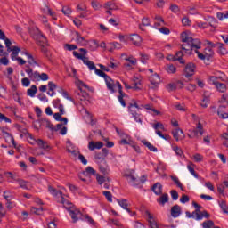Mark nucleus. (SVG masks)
I'll use <instances>...</instances> for the list:
<instances>
[{"label":"nucleus","instance_id":"51","mask_svg":"<svg viewBox=\"0 0 228 228\" xmlns=\"http://www.w3.org/2000/svg\"><path fill=\"white\" fill-rule=\"evenodd\" d=\"M31 213H34V215H42V213H44V208H35V207H33L31 208Z\"/></svg>","mask_w":228,"mask_h":228},{"label":"nucleus","instance_id":"59","mask_svg":"<svg viewBox=\"0 0 228 228\" xmlns=\"http://www.w3.org/2000/svg\"><path fill=\"white\" fill-rule=\"evenodd\" d=\"M110 45H111L110 51H113V49H121L122 48V45H120V43H118V42L110 43Z\"/></svg>","mask_w":228,"mask_h":228},{"label":"nucleus","instance_id":"16","mask_svg":"<svg viewBox=\"0 0 228 228\" xmlns=\"http://www.w3.org/2000/svg\"><path fill=\"white\" fill-rule=\"evenodd\" d=\"M181 206L175 205L171 208V216H173V218H178V216H181Z\"/></svg>","mask_w":228,"mask_h":228},{"label":"nucleus","instance_id":"39","mask_svg":"<svg viewBox=\"0 0 228 228\" xmlns=\"http://www.w3.org/2000/svg\"><path fill=\"white\" fill-rule=\"evenodd\" d=\"M25 55L28 58V63H29V65H38V63L36 62L35 58H33V55H31L29 53L25 52Z\"/></svg>","mask_w":228,"mask_h":228},{"label":"nucleus","instance_id":"63","mask_svg":"<svg viewBox=\"0 0 228 228\" xmlns=\"http://www.w3.org/2000/svg\"><path fill=\"white\" fill-rule=\"evenodd\" d=\"M91 4H92L94 10H99L100 8H102L101 4H99V2H97L95 0L92 1Z\"/></svg>","mask_w":228,"mask_h":228},{"label":"nucleus","instance_id":"4","mask_svg":"<svg viewBox=\"0 0 228 228\" xmlns=\"http://www.w3.org/2000/svg\"><path fill=\"white\" fill-rule=\"evenodd\" d=\"M125 177L131 186H140V179L136 178L133 173L125 174Z\"/></svg>","mask_w":228,"mask_h":228},{"label":"nucleus","instance_id":"28","mask_svg":"<svg viewBox=\"0 0 228 228\" xmlns=\"http://www.w3.org/2000/svg\"><path fill=\"white\" fill-rule=\"evenodd\" d=\"M142 143L144 144L145 147H147V149H149V151H151V152H158V148H156L154 145L150 143L149 141L142 140Z\"/></svg>","mask_w":228,"mask_h":228},{"label":"nucleus","instance_id":"34","mask_svg":"<svg viewBox=\"0 0 228 228\" xmlns=\"http://www.w3.org/2000/svg\"><path fill=\"white\" fill-rule=\"evenodd\" d=\"M48 88L49 91L47 94L50 95V97H53V95H54V90H56V85L53 82H48Z\"/></svg>","mask_w":228,"mask_h":228},{"label":"nucleus","instance_id":"11","mask_svg":"<svg viewBox=\"0 0 228 228\" xmlns=\"http://www.w3.org/2000/svg\"><path fill=\"white\" fill-rule=\"evenodd\" d=\"M185 77H191L195 74V65L193 62L188 63L185 66Z\"/></svg>","mask_w":228,"mask_h":228},{"label":"nucleus","instance_id":"23","mask_svg":"<svg viewBox=\"0 0 228 228\" xmlns=\"http://www.w3.org/2000/svg\"><path fill=\"white\" fill-rule=\"evenodd\" d=\"M169 198L167 193L162 194L159 199H157V202L159 204V206H165Z\"/></svg>","mask_w":228,"mask_h":228},{"label":"nucleus","instance_id":"46","mask_svg":"<svg viewBox=\"0 0 228 228\" xmlns=\"http://www.w3.org/2000/svg\"><path fill=\"white\" fill-rule=\"evenodd\" d=\"M189 172H191V175H193L196 179H199V175L195 172V168L193 167V164H189L187 166Z\"/></svg>","mask_w":228,"mask_h":228},{"label":"nucleus","instance_id":"61","mask_svg":"<svg viewBox=\"0 0 228 228\" xmlns=\"http://www.w3.org/2000/svg\"><path fill=\"white\" fill-rule=\"evenodd\" d=\"M86 174H88L89 175H95V174H96L95 169H94V167H87L86 168Z\"/></svg>","mask_w":228,"mask_h":228},{"label":"nucleus","instance_id":"47","mask_svg":"<svg viewBox=\"0 0 228 228\" xmlns=\"http://www.w3.org/2000/svg\"><path fill=\"white\" fill-rule=\"evenodd\" d=\"M104 8H106V10H117L118 9L117 5L111 2L105 3Z\"/></svg>","mask_w":228,"mask_h":228},{"label":"nucleus","instance_id":"22","mask_svg":"<svg viewBox=\"0 0 228 228\" xmlns=\"http://www.w3.org/2000/svg\"><path fill=\"white\" fill-rule=\"evenodd\" d=\"M161 79L159 78V75H158L157 73L150 77V83L153 85V86H156V85H159Z\"/></svg>","mask_w":228,"mask_h":228},{"label":"nucleus","instance_id":"57","mask_svg":"<svg viewBox=\"0 0 228 228\" xmlns=\"http://www.w3.org/2000/svg\"><path fill=\"white\" fill-rule=\"evenodd\" d=\"M37 37H38V38H39V40H40V42H41L42 44H45V45L47 44V37H45V36H44V34H42L41 32H39L38 35H37Z\"/></svg>","mask_w":228,"mask_h":228},{"label":"nucleus","instance_id":"53","mask_svg":"<svg viewBox=\"0 0 228 228\" xmlns=\"http://www.w3.org/2000/svg\"><path fill=\"white\" fill-rule=\"evenodd\" d=\"M96 180H97L98 184H100V185L106 183V177H104L99 174L96 175Z\"/></svg>","mask_w":228,"mask_h":228},{"label":"nucleus","instance_id":"60","mask_svg":"<svg viewBox=\"0 0 228 228\" xmlns=\"http://www.w3.org/2000/svg\"><path fill=\"white\" fill-rule=\"evenodd\" d=\"M170 195H171V198L173 199V200H177V199H179V193L175 190H172L170 191Z\"/></svg>","mask_w":228,"mask_h":228},{"label":"nucleus","instance_id":"21","mask_svg":"<svg viewBox=\"0 0 228 228\" xmlns=\"http://www.w3.org/2000/svg\"><path fill=\"white\" fill-rule=\"evenodd\" d=\"M3 134L6 142H10L11 143H12L13 147H17V143L15 142V139L13 138L12 134L3 131Z\"/></svg>","mask_w":228,"mask_h":228},{"label":"nucleus","instance_id":"33","mask_svg":"<svg viewBox=\"0 0 228 228\" xmlns=\"http://www.w3.org/2000/svg\"><path fill=\"white\" fill-rule=\"evenodd\" d=\"M155 20V28H159V26H165V20H163L161 16H156Z\"/></svg>","mask_w":228,"mask_h":228},{"label":"nucleus","instance_id":"56","mask_svg":"<svg viewBox=\"0 0 228 228\" xmlns=\"http://www.w3.org/2000/svg\"><path fill=\"white\" fill-rule=\"evenodd\" d=\"M4 199L7 201L10 202L12 199V193L10 191H4Z\"/></svg>","mask_w":228,"mask_h":228},{"label":"nucleus","instance_id":"37","mask_svg":"<svg viewBox=\"0 0 228 228\" xmlns=\"http://www.w3.org/2000/svg\"><path fill=\"white\" fill-rule=\"evenodd\" d=\"M76 35L77 44H80V45H85V44H86V39L81 37V34H79V32H77Z\"/></svg>","mask_w":228,"mask_h":228},{"label":"nucleus","instance_id":"35","mask_svg":"<svg viewBox=\"0 0 228 228\" xmlns=\"http://www.w3.org/2000/svg\"><path fill=\"white\" fill-rule=\"evenodd\" d=\"M115 86H117L118 87V94H119V97H127V94H126L125 93H124V91H122V85L120 84V82H118V81H116L115 82Z\"/></svg>","mask_w":228,"mask_h":228},{"label":"nucleus","instance_id":"36","mask_svg":"<svg viewBox=\"0 0 228 228\" xmlns=\"http://www.w3.org/2000/svg\"><path fill=\"white\" fill-rule=\"evenodd\" d=\"M204 54L207 57V60H211V57L214 56L215 52H213V48L208 47L205 49Z\"/></svg>","mask_w":228,"mask_h":228},{"label":"nucleus","instance_id":"54","mask_svg":"<svg viewBox=\"0 0 228 228\" xmlns=\"http://www.w3.org/2000/svg\"><path fill=\"white\" fill-rule=\"evenodd\" d=\"M152 127L153 129H155V131H158L159 129H165V126L161 122H157L153 124Z\"/></svg>","mask_w":228,"mask_h":228},{"label":"nucleus","instance_id":"20","mask_svg":"<svg viewBox=\"0 0 228 228\" xmlns=\"http://www.w3.org/2000/svg\"><path fill=\"white\" fill-rule=\"evenodd\" d=\"M36 142L38 145V147H40V149H44V151H51V145L45 142V141L42 139H37Z\"/></svg>","mask_w":228,"mask_h":228},{"label":"nucleus","instance_id":"10","mask_svg":"<svg viewBox=\"0 0 228 228\" xmlns=\"http://www.w3.org/2000/svg\"><path fill=\"white\" fill-rule=\"evenodd\" d=\"M117 202L119 204V206L127 211L131 216H134L136 215V212H132L129 208H127V200H117Z\"/></svg>","mask_w":228,"mask_h":228},{"label":"nucleus","instance_id":"30","mask_svg":"<svg viewBox=\"0 0 228 228\" xmlns=\"http://www.w3.org/2000/svg\"><path fill=\"white\" fill-rule=\"evenodd\" d=\"M37 92L38 89L37 88V86L33 85L29 89L27 90V95L29 97H35Z\"/></svg>","mask_w":228,"mask_h":228},{"label":"nucleus","instance_id":"1","mask_svg":"<svg viewBox=\"0 0 228 228\" xmlns=\"http://www.w3.org/2000/svg\"><path fill=\"white\" fill-rule=\"evenodd\" d=\"M181 40L183 45H181L182 51H185V54H191L193 49H200L202 43L197 38H193L186 32L181 34Z\"/></svg>","mask_w":228,"mask_h":228},{"label":"nucleus","instance_id":"55","mask_svg":"<svg viewBox=\"0 0 228 228\" xmlns=\"http://www.w3.org/2000/svg\"><path fill=\"white\" fill-rule=\"evenodd\" d=\"M62 13H64L67 17H69L70 15V13H72V9H70V7L69 6H65L62 7L61 10Z\"/></svg>","mask_w":228,"mask_h":228},{"label":"nucleus","instance_id":"7","mask_svg":"<svg viewBox=\"0 0 228 228\" xmlns=\"http://www.w3.org/2000/svg\"><path fill=\"white\" fill-rule=\"evenodd\" d=\"M68 211L69 212L71 219L73 220V224H76L78 220H80L81 216H83V214L78 209L69 208Z\"/></svg>","mask_w":228,"mask_h":228},{"label":"nucleus","instance_id":"25","mask_svg":"<svg viewBox=\"0 0 228 228\" xmlns=\"http://www.w3.org/2000/svg\"><path fill=\"white\" fill-rule=\"evenodd\" d=\"M61 203L63 205V208L68 209V211L72 209V203L65 200V198L63 197V194L61 196Z\"/></svg>","mask_w":228,"mask_h":228},{"label":"nucleus","instance_id":"32","mask_svg":"<svg viewBox=\"0 0 228 228\" xmlns=\"http://www.w3.org/2000/svg\"><path fill=\"white\" fill-rule=\"evenodd\" d=\"M16 183H18V184L20 185V188H22L23 190H29V188H28V183L29 182L24 179L18 178V180H16Z\"/></svg>","mask_w":228,"mask_h":228},{"label":"nucleus","instance_id":"42","mask_svg":"<svg viewBox=\"0 0 228 228\" xmlns=\"http://www.w3.org/2000/svg\"><path fill=\"white\" fill-rule=\"evenodd\" d=\"M217 45H218V53H219V54H222L223 56H225V54H227L228 52H227V49H225V48L224 47V44H222V43H217Z\"/></svg>","mask_w":228,"mask_h":228},{"label":"nucleus","instance_id":"58","mask_svg":"<svg viewBox=\"0 0 228 228\" xmlns=\"http://www.w3.org/2000/svg\"><path fill=\"white\" fill-rule=\"evenodd\" d=\"M180 202L182 204H186V202H190V197L186 194H183L180 198Z\"/></svg>","mask_w":228,"mask_h":228},{"label":"nucleus","instance_id":"8","mask_svg":"<svg viewBox=\"0 0 228 228\" xmlns=\"http://www.w3.org/2000/svg\"><path fill=\"white\" fill-rule=\"evenodd\" d=\"M173 137L176 142L179 140H184V132L181 128H175L172 131Z\"/></svg>","mask_w":228,"mask_h":228},{"label":"nucleus","instance_id":"38","mask_svg":"<svg viewBox=\"0 0 228 228\" xmlns=\"http://www.w3.org/2000/svg\"><path fill=\"white\" fill-rule=\"evenodd\" d=\"M134 108H136V110L142 109L140 108V105H138L135 100H132V102L129 103V106H128V111L130 112L131 110H134Z\"/></svg>","mask_w":228,"mask_h":228},{"label":"nucleus","instance_id":"29","mask_svg":"<svg viewBox=\"0 0 228 228\" xmlns=\"http://www.w3.org/2000/svg\"><path fill=\"white\" fill-rule=\"evenodd\" d=\"M48 191L49 193H51V195H53V197H58V195L61 197V195H63V192H61V191H58L51 185L48 186Z\"/></svg>","mask_w":228,"mask_h":228},{"label":"nucleus","instance_id":"14","mask_svg":"<svg viewBox=\"0 0 228 228\" xmlns=\"http://www.w3.org/2000/svg\"><path fill=\"white\" fill-rule=\"evenodd\" d=\"M77 13H79L80 19H86V17H88V14H86V12H87L86 5L81 6L80 4H78L77 6Z\"/></svg>","mask_w":228,"mask_h":228},{"label":"nucleus","instance_id":"5","mask_svg":"<svg viewBox=\"0 0 228 228\" xmlns=\"http://www.w3.org/2000/svg\"><path fill=\"white\" fill-rule=\"evenodd\" d=\"M202 136L204 134V129L200 123L197 124L196 129L188 134L189 138H195V136Z\"/></svg>","mask_w":228,"mask_h":228},{"label":"nucleus","instance_id":"13","mask_svg":"<svg viewBox=\"0 0 228 228\" xmlns=\"http://www.w3.org/2000/svg\"><path fill=\"white\" fill-rule=\"evenodd\" d=\"M130 40L135 47H140V45H142V37L138 34H132L130 36Z\"/></svg>","mask_w":228,"mask_h":228},{"label":"nucleus","instance_id":"18","mask_svg":"<svg viewBox=\"0 0 228 228\" xmlns=\"http://www.w3.org/2000/svg\"><path fill=\"white\" fill-rule=\"evenodd\" d=\"M151 190L155 195H163V185H161L159 183L153 184Z\"/></svg>","mask_w":228,"mask_h":228},{"label":"nucleus","instance_id":"48","mask_svg":"<svg viewBox=\"0 0 228 228\" xmlns=\"http://www.w3.org/2000/svg\"><path fill=\"white\" fill-rule=\"evenodd\" d=\"M209 216H211V215H209V213H208V211L204 210V211H201V215L198 216L196 220L200 221V220H202V218H209Z\"/></svg>","mask_w":228,"mask_h":228},{"label":"nucleus","instance_id":"24","mask_svg":"<svg viewBox=\"0 0 228 228\" xmlns=\"http://www.w3.org/2000/svg\"><path fill=\"white\" fill-rule=\"evenodd\" d=\"M224 108H225V105H220L217 110L218 117H220V118H223V119L228 118V113L224 112Z\"/></svg>","mask_w":228,"mask_h":228},{"label":"nucleus","instance_id":"44","mask_svg":"<svg viewBox=\"0 0 228 228\" xmlns=\"http://www.w3.org/2000/svg\"><path fill=\"white\" fill-rule=\"evenodd\" d=\"M216 90H218V92H221L222 94H224V92H225V90H227V86H225V84L224 83H218L216 85Z\"/></svg>","mask_w":228,"mask_h":228},{"label":"nucleus","instance_id":"64","mask_svg":"<svg viewBox=\"0 0 228 228\" xmlns=\"http://www.w3.org/2000/svg\"><path fill=\"white\" fill-rule=\"evenodd\" d=\"M170 10L173 12V13H179L180 12L179 6L177 4H171Z\"/></svg>","mask_w":228,"mask_h":228},{"label":"nucleus","instance_id":"43","mask_svg":"<svg viewBox=\"0 0 228 228\" xmlns=\"http://www.w3.org/2000/svg\"><path fill=\"white\" fill-rule=\"evenodd\" d=\"M219 207L221 208L223 213H225L226 215H228V206L225 200L219 201Z\"/></svg>","mask_w":228,"mask_h":228},{"label":"nucleus","instance_id":"41","mask_svg":"<svg viewBox=\"0 0 228 228\" xmlns=\"http://www.w3.org/2000/svg\"><path fill=\"white\" fill-rule=\"evenodd\" d=\"M201 227H203V228H214L215 227V222H213L212 220L204 221L201 224Z\"/></svg>","mask_w":228,"mask_h":228},{"label":"nucleus","instance_id":"45","mask_svg":"<svg viewBox=\"0 0 228 228\" xmlns=\"http://www.w3.org/2000/svg\"><path fill=\"white\" fill-rule=\"evenodd\" d=\"M130 113L134 118L135 122H139V124H142V118H140V114H138L136 110H131Z\"/></svg>","mask_w":228,"mask_h":228},{"label":"nucleus","instance_id":"12","mask_svg":"<svg viewBox=\"0 0 228 228\" xmlns=\"http://www.w3.org/2000/svg\"><path fill=\"white\" fill-rule=\"evenodd\" d=\"M36 124H38L39 126H45L48 129H51V131H54V126L47 118L37 120Z\"/></svg>","mask_w":228,"mask_h":228},{"label":"nucleus","instance_id":"50","mask_svg":"<svg viewBox=\"0 0 228 228\" xmlns=\"http://www.w3.org/2000/svg\"><path fill=\"white\" fill-rule=\"evenodd\" d=\"M0 122H5L6 124H12V119L0 112Z\"/></svg>","mask_w":228,"mask_h":228},{"label":"nucleus","instance_id":"2","mask_svg":"<svg viewBox=\"0 0 228 228\" xmlns=\"http://www.w3.org/2000/svg\"><path fill=\"white\" fill-rule=\"evenodd\" d=\"M94 72L97 76H100V77H103L106 86L108 90H110V94H115V80L111 79V77L104 73V71L98 69L97 68Z\"/></svg>","mask_w":228,"mask_h":228},{"label":"nucleus","instance_id":"31","mask_svg":"<svg viewBox=\"0 0 228 228\" xmlns=\"http://www.w3.org/2000/svg\"><path fill=\"white\" fill-rule=\"evenodd\" d=\"M4 175H6L8 183H17V180H19L12 172H5Z\"/></svg>","mask_w":228,"mask_h":228},{"label":"nucleus","instance_id":"49","mask_svg":"<svg viewBox=\"0 0 228 228\" xmlns=\"http://www.w3.org/2000/svg\"><path fill=\"white\" fill-rule=\"evenodd\" d=\"M166 69H167V72H168V74H175L177 68H175V66H174L173 64H169L167 65Z\"/></svg>","mask_w":228,"mask_h":228},{"label":"nucleus","instance_id":"3","mask_svg":"<svg viewBox=\"0 0 228 228\" xmlns=\"http://www.w3.org/2000/svg\"><path fill=\"white\" fill-rule=\"evenodd\" d=\"M26 67L27 69H25V72L28 74L31 81H40V73L38 71L33 72V69H31L29 66Z\"/></svg>","mask_w":228,"mask_h":228},{"label":"nucleus","instance_id":"19","mask_svg":"<svg viewBox=\"0 0 228 228\" xmlns=\"http://www.w3.org/2000/svg\"><path fill=\"white\" fill-rule=\"evenodd\" d=\"M183 84L181 81H177L176 83L168 84L167 90L169 92H174V90H177V88H183Z\"/></svg>","mask_w":228,"mask_h":228},{"label":"nucleus","instance_id":"52","mask_svg":"<svg viewBox=\"0 0 228 228\" xmlns=\"http://www.w3.org/2000/svg\"><path fill=\"white\" fill-rule=\"evenodd\" d=\"M102 195L107 199L108 202H113V195L110 191H103Z\"/></svg>","mask_w":228,"mask_h":228},{"label":"nucleus","instance_id":"27","mask_svg":"<svg viewBox=\"0 0 228 228\" xmlns=\"http://www.w3.org/2000/svg\"><path fill=\"white\" fill-rule=\"evenodd\" d=\"M84 65H86L89 70H96L97 67H95V63L94 61H89L88 58L86 57V60L83 61Z\"/></svg>","mask_w":228,"mask_h":228},{"label":"nucleus","instance_id":"6","mask_svg":"<svg viewBox=\"0 0 228 228\" xmlns=\"http://www.w3.org/2000/svg\"><path fill=\"white\" fill-rule=\"evenodd\" d=\"M125 88L126 90H141L142 88L140 86H142V80L138 79V77H134V84L133 86H129L127 82H124Z\"/></svg>","mask_w":228,"mask_h":228},{"label":"nucleus","instance_id":"40","mask_svg":"<svg viewBox=\"0 0 228 228\" xmlns=\"http://www.w3.org/2000/svg\"><path fill=\"white\" fill-rule=\"evenodd\" d=\"M171 179L173 182H175V184H176V186L182 190V191H184V187L177 176H171Z\"/></svg>","mask_w":228,"mask_h":228},{"label":"nucleus","instance_id":"9","mask_svg":"<svg viewBox=\"0 0 228 228\" xmlns=\"http://www.w3.org/2000/svg\"><path fill=\"white\" fill-rule=\"evenodd\" d=\"M126 61H128V63L124 64L126 70H132L133 67L138 62L136 58H134L133 56L126 58Z\"/></svg>","mask_w":228,"mask_h":228},{"label":"nucleus","instance_id":"62","mask_svg":"<svg viewBox=\"0 0 228 228\" xmlns=\"http://www.w3.org/2000/svg\"><path fill=\"white\" fill-rule=\"evenodd\" d=\"M140 56H141L142 63H145L147 61V60H149V58H150L149 54H147V53H140Z\"/></svg>","mask_w":228,"mask_h":228},{"label":"nucleus","instance_id":"17","mask_svg":"<svg viewBox=\"0 0 228 228\" xmlns=\"http://www.w3.org/2000/svg\"><path fill=\"white\" fill-rule=\"evenodd\" d=\"M102 147H104V143L101 142H94L91 141L88 143V149L89 151H95V149H102Z\"/></svg>","mask_w":228,"mask_h":228},{"label":"nucleus","instance_id":"26","mask_svg":"<svg viewBox=\"0 0 228 228\" xmlns=\"http://www.w3.org/2000/svg\"><path fill=\"white\" fill-rule=\"evenodd\" d=\"M183 56H184L183 51H178L175 55V59L176 60V61H179L181 65H184V63H186V61L183 59Z\"/></svg>","mask_w":228,"mask_h":228},{"label":"nucleus","instance_id":"15","mask_svg":"<svg viewBox=\"0 0 228 228\" xmlns=\"http://www.w3.org/2000/svg\"><path fill=\"white\" fill-rule=\"evenodd\" d=\"M79 52L83 53H79L74 51L73 56H75V58H77V60H82V61H84L86 58V53H88V51H86V49H85V48H80Z\"/></svg>","mask_w":228,"mask_h":228}]
</instances>
